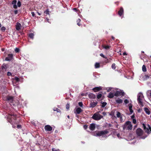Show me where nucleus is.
<instances>
[{"mask_svg":"<svg viewBox=\"0 0 151 151\" xmlns=\"http://www.w3.org/2000/svg\"><path fill=\"white\" fill-rule=\"evenodd\" d=\"M147 126L148 127H146L145 124H143L144 129L145 130V132L148 134H150L151 132V127L149 124H148Z\"/></svg>","mask_w":151,"mask_h":151,"instance_id":"6","label":"nucleus"},{"mask_svg":"<svg viewBox=\"0 0 151 151\" xmlns=\"http://www.w3.org/2000/svg\"><path fill=\"white\" fill-rule=\"evenodd\" d=\"M121 114L120 112H117V113L116 114V116L118 118H119V117H121Z\"/></svg>","mask_w":151,"mask_h":151,"instance_id":"31","label":"nucleus"},{"mask_svg":"<svg viewBox=\"0 0 151 151\" xmlns=\"http://www.w3.org/2000/svg\"><path fill=\"white\" fill-rule=\"evenodd\" d=\"M20 51V50L19 48H16L15 49V51L16 53H18Z\"/></svg>","mask_w":151,"mask_h":151,"instance_id":"33","label":"nucleus"},{"mask_svg":"<svg viewBox=\"0 0 151 151\" xmlns=\"http://www.w3.org/2000/svg\"><path fill=\"white\" fill-rule=\"evenodd\" d=\"M44 13L46 14H49V12L48 9H47L45 11Z\"/></svg>","mask_w":151,"mask_h":151,"instance_id":"34","label":"nucleus"},{"mask_svg":"<svg viewBox=\"0 0 151 151\" xmlns=\"http://www.w3.org/2000/svg\"><path fill=\"white\" fill-rule=\"evenodd\" d=\"M124 102L125 104H127L129 102V101L127 99H125L124 100Z\"/></svg>","mask_w":151,"mask_h":151,"instance_id":"43","label":"nucleus"},{"mask_svg":"<svg viewBox=\"0 0 151 151\" xmlns=\"http://www.w3.org/2000/svg\"><path fill=\"white\" fill-rule=\"evenodd\" d=\"M73 10H75V11H76L77 10V9L76 8H75L73 9Z\"/></svg>","mask_w":151,"mask_h":151,"instance_id":"62","label":"nucleus"},{"mask_svg":"<svg viewBox=\"0 0 151 151\" xmlns=\"http://www.w3.org/2000/svg\"><path fill=\"white\" fill-rule=\"evenodd\" d=\"M143 94L141 93H139L138 94L137 97V101L138 103L141 105L143 106V103L142 101V99L143 98Z\"/></svg>","mask_w":151,"mask_h":151,"instance_id":"7","label":"nucleus"},{"mask_svg":"<svg viewBox=\"0 0 151 151\" xmlns=\"http://www.w3.org/2000/svg\"><path fill=\"white\" fill-rule=\"evenodd\" d=\"M78 104L81 107H82L83 105V104L82 102H79Z\"/></svg>","mask_w":151,"mask_h":151,"instance_id":"36","label":"nucleus"},{"mask_svg":"<svg viewBox=\"0 0 151 151\" xmlns=\"http://www.w3.org/2000/svg\"><path fill=\"white\" fill-rule=\"evenodd\" d=\"M102 94L101 93H99L97 96V100H99L102 97Z\"/></svg>","mask_w":151,"mask_h":151,"instance_id":"27","label":"nucleus"},{"mask_svg":"<svg viewBox=\"0 0 151 151\" xmlns=\"http://www.w3.org/2000/svg\"><path fill=\"white\" fill-rule=\"evenodd\" d=\"M102 89V88L101 87H95L93 88L92 90L94 92H98L101 90Z\"/></svg>","mask_w":151,"mask_h":151,"instance_id":"13","label":"nucleus"},{"mask_svg":"<svg viewBox=\"0 0 151 151\" xmlns=\"http://www.w3.org/2000/svg\"><path fill=\"white\" fill-rule=\"evenodd\" d=\"M77 24L79 26H81V24L80 23V22H78L77 23Z\"/></svg>","mask_w":151,"mask_h":151,"instance_id":"54","label":"nucleus"},{"mask_svg":"<svg viewBox=\"0 0 151 151\" xmlns=\"http://www.w3.org/2000/svg\"><path fill=\"white\" fill-rule=\"evenodd\" d=\"M100 63H96L95 64V68H98L100 67Z\"/></svg>","mask_w":151,"mask_h":151,"instance_id":"25","label":"nucleus"},{"mask_svg":"<svg viewBox=\"0 0 151 151\" xmlns=\"http://www.w3.org/2000/svg\"><path fill=\"white\" fill-rule=\"evenodd\" d=\"M124 94L125 93L123 91L120 90L116 91L114 94V96L118 97L119 96H124Z\"/></svg>","mask_w":151,"mask_h":151,"instance_id":"8","label":"nucleus"},{"mask_svg":"<svg viewBox=\"0 0 151 151\" xmlns=\"http://www.w3.org/2000/svg\"><path fill=\"white\" fill-rule=\"evenodd\" d=\"M102 114L104 115L105 116L106 115V113L105 112H104L102 113Z\"/></svg>","mask_w":151,"mask_h":151,"instance_id":"55","label":"nucleus"},{"mask_svg":"<svg viewBox=\"0 0 151 151\" xmlns=\"http://www.w3.org/2000/svg\"><path fill=\"white\" fill-rule=\"evenodd\" d=\"M124 11L123 8L122 7H120L119 10L118 11V15L121 17L123 14Z\"/></svg>","mask_w":151,"mask_h":151,"instance_id":"11","label":"nucleus"},{"mask_svg":"<svg viewBox=\"0 0 151 151\" xmlns=\"http://www.w3.org/2000/svg\"><path fill=\"white\" fill-rule=\"evenodd\" d=\"M13 58V55L12 54H9L8 56L5 58V60L7 61H10L12 60Z\"/></svg>","mask_w":151,"mask_h":151,"instance_id":"10","label":"nucleus"},{"mask_svg":"<svg viewBox=\"0 0 151 151\" xmlns=\"http://www.w3.org/2000/svg\"><path fill=\"white\" fill-rule=\"evenodd\" d=\"M37 13L38 14V15H41V14H40V13H39V12H37Z\"/></svg>","mask_w":151,"mask_h":151,"instance_id":"64","label":"nucleus"},{"mask_svg":"<svg viewBox=\"0 0 151 151\" xmlns=\"http://www.w3.org/2000/svg\"><path fill=\"white\" fill-rule=\"evenodd\" d=\"M108 126L109 127H111L112 126V125L110 124H109Z\"/></svg>","mask_w":151,"mask_h":151,"instance_id":"60","label":"nucleus"},{"mask_svg":"<svg viewBox=\"0 0 151 151\" xmlns=\"http://www.w3.org/2000/svg\"><path fill=\"white\" fill-rule=\"evenodd\" d=\"M17 129H21L22 128V126L21 125L18 124L17 125Z\"/></svg>","mask_w":151,"mask_h":151,"instance_id":"41","label":"nucleus"},{"mask_svg":"<svg viewBox=\"0 0 151 151\" xmlns=\"http://www.w3.org/2000/svg\"><path fill=\"white\" fill-rule=\"evenodd\" d=\"M14 98L12 96H8L6 97V98H4V99L5 101H8L11 104L13 103Z\"/></svg>","mask_w":151,"mask_h":151,"instance_id":"5","label":"nucleus"},{"mask_svg":"<svg viewBox=\"0 0 151 151\" xmlns=\"http://www.w3.org/2000/svg\"><path fill=\"white\" fill-rule=\"evenodd\" d=\"M109 132L107 130L104 131H98L96 132V134L95 135L96 136L100 137L107 134Z\"/></svg>","mask_w":151,"mask_h":151,"instance_id":"4","label":"nucleus"},{"mask_svg":"<svg viewBox=\"0 0 151 151\" xmlns=\"http://www.w3.org/2000/svg\"><path fill=\"white\" fill-rule=\"evenodd\" d=\"M145 76L146 78H149V76L147 75H145Z\"/></svg>","mask_w":151,"mask_h":151,"instance_id":"59","label":"nucleus"},{"mask_svg":"<svg viewBox=\"0 0 151 151\" xmlns=\"http://www.w3.org/2000/svg\"><path fill=\"white\" fill-rule=\"evenodd\" d=\"M111 67L113 69H115L116 67L115 64V63L113 64L111 66Z\"/></svg>","mask_w":151,"mask_h":151,"instance_id":"35","label":"nucleus"},{"mask_svg":"<svg viewBox=\"0 0 151 151\" xmlns=\"http://www.w3.org/2000/svg\"><path fill=\"white\" fill-rule=\"evenodd\" d=\"M132 104H129V109L130 112L131 114H132L133 112V111L132 109Z\"/></svg>","mask_w":151,"mask_h":151,"instance_id":"24","label":"nucleus"},{"mask_svg":"<svg viewBox=\"0 0 151 151\" xmlns=\"http://www.w3.org/2000/svg\"><path fill=\"white\" fill-rule=\"evenodd\" d=\"M97 102H91L90 104V107L94 108L97 105Z\"/></svg>","mask_w":151,"mask_h":151,"instance_id":"19","label":"nucleus"},{"mask_svg":"<svg viewBox=\"0 0 151 151\" xmlns=\"http://www.w3.org/2000/svg\"><path fill=\"white\" fill-rule=\"evenodd\" d=\"M15 79L17 81H19V78L17 77H15Z\"/></svg>","mask_w":151,"mask_h":151,"instance_id":"45","label":"nucleus"},{"mask_svg":"<svg viewBox=\"0 0 151 151\" xmlns=\"http://www.w3.org/2000/svg\"><path fill=\"white\" fill-rule=\"evenodd\" d=\"M54 110L58 112H59L60 111V110L57 108H55V109H54Z\"/></svg>","mask_w":151,"mask_h":151,"instance_id":"39","label":"nucleus"},{"mask_svg":"<svg viewBox=\"0 0 151 151\" xmlns=\"http://www.w3.org/2000/svg\"><path fill=\"white\" fill-rule=\"evenodd\" d=\"M96 128L95 124L94 123H92L90 124L89 128L91 131L94 130Z\"/></svg>","mask_w":151,"mask_h":151,"instance_id":"14","label":"nucleus"},{"mask_svg":"<svg viewBox=\"0 0 151 151\" xmlns=\"http://www.w3.org/2000/svg\"><path fill=\"white\" fill-rule=\"evenodd\" d=\"M52 151H60L59 149H56L55 148H52Z\"/></svg>","mask_w":151,"mask_h":151,"instance_id":"38","label":"nucleus"},{"mask_svg":"<svg viewBox=\"0 0 151 151\" xmlns=\"http://www.w3.org/2000/svg\"><path fill=\"white\" fill-rule=\"evenodd\" d=\"M103 118L102 116L97 113H94L91 117V118L97 121Z\"/></svg>","mask_w":151,"mask_h":151,"instance_id":"3","label":"nucleus"},{"mask_svg":"<svg viewBox=\"0 0 151 151\" xmlns=\"http://www.w3.org/2000/svg\"><path fill=\"white\" fill-rule=\"evenodd\" d=\"M31 14H32V15L33 17H34L35 16V14L34 12H31Z\"/></svg>","mask_w":151,"mask_h":151,"instance_id":"49","label":"nucleus"},{"mask_svg":"<svg viewBox=\"0 0 151 151\" xmlns=\"http://www.w3.org/2000/svg\"><path fill=\"white\" fill-rule=\"evenodd\" d=\"M123 55H127V53H126V52H124V53H123Z\"/></svg>","mask_w":151,"mask_h":151,"instance_id":"58","label":"nucleus"},{"mask_svg":"<svg viewBox=\"0 0 151 151\" xmlns=\"http://www.w3.org/2000/svg\"><path fill=\"white\" fill-rule=\"evenodd\" d=\"M17 6L18 7H20L21 5V3L20 1H18L17 3Z\"/></svg>","mask_w":151,"mask_h":151,"instance_id":"32","label":"nucleus"},{"mask_svg":"<svg viewBox=\"0 0 151 151\" xmlns=\"http://www.w3.org/2000/svg\"><path fill=\"white\" fill-rule=\"evenodd\" d=\"M81 21V20L80 19H78L77 21V23H78V22H80V21Z\"/></svg>","mask_w":151,"mask_h":151,"instance_id":"51","label":"nucleus"},{"mask_svg":"<svg viewBox=\"0 0 151 151\" xmlns=\"http://www.w3.org/2000/svg\"><path fill=\"white\" fill-rule=\"evenodd\" d=\"M111 38L113 40H114V39H115V37H114L113 36H112L111 37Z\"/></svg>","mask_w":151,"mask_h":151,"instance_id":"63","label":"nucleus"},{"mask_svg":"<svg viewBox=\"0 0 151 151\" xmlns=\"http://www.w3.org/2000/svg\"><path fill=\"white\" fill-rule=\"evenodd\" d=\"M144 110L147 114L148 115L150 114V111L147 108L145 107L144 108Z\"/></svg>","mask_w":151,"mask_h":151,"instance_id":"23","label":"nucleus"},{"mask_svg":"<svg viewBox=\"0 0 151 151\" xmlns=\"http://www.w3.org/2000/svg\"><path fill=\"white\" fill-rule=\"evenodd\" d=\"M135 117L134 115H133L131 116V118L132 119H134L133 118H134Z\"/></svg>","mask_w":151,"mask_h":151,"instance_id":"57","label":"nucleus"},{"mask_svg":"<svg viewBox=\"0 0 151 151\" xmlns=\"http://www.w3.org/2000/svg\"><path fill=\"white\" fill-rule=\"evenodd\" d=\"M102 47L103 48L106 49V50L109 49L110 47V46H109L108 45H103Z\"/></svg>","mask_w":151,"mask_h":151,"instance_id":"26","label":"nucleus"},{"mask_svg":"<svg viewBox=\"0 0 151 151\" xmlns=\"http://www.w3.org/2000/svg\"><path fill=\"white\" fill-rule=\"evenodd\" d=\"M119 118H120V121L121 122H122L123 121V119L122 118V117L121 116V117H119Z\"/></svg>","mask_w":151,"mask_h":151,"instance_id":"50","label":"nucleus"},{"mask_svg":"<svg viewBox=\"0 0 151 151\" xmlns=\"http://www.w3.org/2000/svg\"><path fill=\"white\" fill-rule=\"evenodd\" d=\"M101 103L102 104L101 107L103 108L107 104V103L106 102H101Z\"/></svg>","mask_w":151,"mask_h":151,"instance_id":"30","label":"nucleus"},{"mask_svg":"<svg viewBox=\"0 0 151 151\" xmlns=\"http://www.w3.org/2000/svg\"><path fill=\"white\" fill-rule=\"evenodd\" d=\"M132 122L134 124H136V120L135 119H132Z\"/></svg>","mask_w":151,"mask_h":151,"instance_id":"42","label":"nucleus"},{"mask_svg":"<svg viewBox=\"0 0 151 151\" xmlns=\"http://www.w3.org/2000/svg\"><path fill=\"white\" fill-rule=\"evenodd\" d=\"M116 103L118 104H122L123 102V101L122 99H119V98L118 99L116 100Z\"/></svg>","mask_w":151,"mask_h":151,"instance_id":"22","label":"nucleus"},{"mask_svg":"<svg viewBox=\"0 0 151 151\" xmlns=\"http://www.w3.org/2000/svg\"><path fill=\"white\" fill-rule=\"evenodd\" d=\"M123 130H131L132 129V126L130 121H127L123 126Z\"/></svg>","mask_w":151,"mask_h":151,"instance_id":"2","label":"nucleus"},{"mask_svg":"<svg viewBox=\"0 0 151 151\" xmlns=\"http://www.w3.org/2000/svg\"><path fill=\"white\" fill-rule=\"evenodd\" d=\"M105 62H106V63H108L109 62V61H108V59H107L106 61H105Z\"/></svg>","mask_w":151,"mask_h":151,"instance_id":"61","label":"nucleus"},{"mask_svg":"<svg viewBox=\"0 0 151 151\" xmlns=\"http://www.w3.org/2000/svg\"><path fill=\"white\" fill-rule=\"evenodd\" d=\"M1 29L2 31H4L6 30V28L4 27H2L1 28Z\"/></svg>","mask_w":151,"mask_h":151,"instance_id":"44","label":"nucleus"},{"mask_svg":"<svg viewBox=\"0 0 151 151\" xmlns=\"http://www.w3.org/2000/svg\"><path fill=\"white\" fill-rule=\"evenodd\" d=\"M66 107L67 109H69L70 108V104H67L66 105Z\"/></svg>","mask_w":151,"mask_h":151,"instance_id":"37","label":"nucleus"},{"mask_svg":"<svg viewBox=\"0 0 151 151\" xmlns=\"http://www.w3.org/2000/svg\"><path fill=\"white\" fill-rule=\"evenodd\" d=\"M34 35L33 34L31 33H30L29 35V37L32 39H33L34 38Z\"/></svg>","mask_w":151,"mask_h":151,"instance_id":"29","label":"nucleus"},{"mask_svg":"<svg viewBox=\"0 0 151 151\" xmlns=\"http://www.w3.org/2000/svg\"><path fill=\"white\" fill-rule=\"evenodd\" d=\"M17 1L16 0H13L12 3V4L13 5V8L15 9H17V6L16 5Z\"/></svg>","mask_w":151,"mask_h":151,"instance_id":"16","label":"nucleus"},{"mask_svg":"<svg viewBox=\"0 0 151 151\" xmlns=\"http://www.w3.org/2000/svg\"><path fill=\"white\" fill-rule=\"evenodd\" d=\"M136 133L137 136H140L142 135L143 132L141 129L139 128L137 129Z\"/></svg>","mask_w":151,"mask_h":151,"instance_id":"9","label":"nucleus"},{"mask_svg":"<svg viewBox=\"0 0 151 151\" xmlns=\"http://www.w3.org/2000/svg\"><path fill=\"white\" fill-rule=\"evenodd\" d=\"M90 99H95L96 98V96L92 93H90L88 95Z\"/></svg>","mask_w":151,"mask_h":151,"instance_id":"18","label":"nucleus"},{"mask_svg":"<svg viewBox=\"0 0 151 151\" xmlns=\"http://www.w3.org/2000/svg\"><path fill=\"white\" fill-rule=\"evenodd\" d=\"M148 92L150 94V97H151V90L149 91Z\"/></svg>","mask_w":151,"mask_h":151,"instance_id":"53","label":"nucleus"},{"mask_svg":"<svg viewBox=\"0 0 151 151\" xmlns=\"http://www.w3.org/2000/svg\"><path fill=\"white\" fill-rule=\"evenodd\" d=\"M111 88H109L108 89L107 91V92H109V91L111 90Z\"/></svg>","mask_w":151,"mask_h":151,"instance_id":"52","label":"nucleus"},{"mask_svg":"<svg viewBox=\"0 0 151 151\" xmlns=\"http://www.w3.org/2000/svg\"><path fill=\"white\" fill-rule=\"evenodd\" d=\"M114 96H115L114 94V93L111 92H110L109 93L108 95L107 96V97L111 99L113 98Z\"/></svg>","mask_w":151,"mask_h":151,"instance_id":"21","label":"nucleus"},{"mask_svg":"<svg viewBox=\"0 0 151 151\" xmlns=\"http://www.w3.org/2000/svg\"><path fill=\"white\" fill-rule=\"evenodd\" d=\"M88 128V126L87 125H84L83 126V128L85 129H86Z\"/></svg>","mask_w":151,"mask_h":151,"instance_id":"47","label":"nucleus"},{"mask_svg":"<svg viewBox=\"0 0 151 151\" xmlns=\"http://www.w3.org/2000/svg\"><path fill=\"white\" fill-rule=\"evenodd\" d=\"M16 115L13 113H10L8 114L7 118L8 121L12 125L13 128H15V124H19V120H17V118L16 117Z\"/></svg>","mask_w":151,"mask_h":151,"instance_id":"1","label":"nucleus"},{"mask_svg":"<svg viewBox=\"0 0 151 151\" xmlns=\"http://www.w3.org/2000/svg\"><path fill=\"white\" fill-rule=\"evenodd\" d=\"M8 64L4 63L1 66V70H3L4 69L6 70L8 68Z\"/></svg>","mask_w":151,"mask_h":151,"instance_id":"17","label":"nucleus"},{"mask_svg":"<svg viewBox=\"0 0 151 151\" xmlns=\"http://www.w3.org/2000/svg\"><path fill=\"white\" fill-rule=\"evenodd\" d=\"M45 20H46V21H47L48 22H49V19L48 18H46V19H45Z\"/></svg>","mask_w":151,"mask_h":151,"instance_id":"56","label":"nucleus"},{"mask_svg":"<svg viewBox=\"0 0 151 151\" xmlns=\"http://www.w3.org/2000/svg\"><path fill=\"white\" fill-rule=\"evenodd\" d=\"M100 55L103 58L107 59V58L106 57V56L104 55L102 53H101L100 54Z\"/></svg>","mask_w":151,"mask_h":151,"instance_id":"40","label":"nucleus"},{"mask_svg":"<svg viewBox=\"0 0 151 151\" xmlns=\"http://www.w3.org/2000/svg\"><path fill=\"white\" fill-rule=\"evenodd\" d=\"M45 129L46 131H50L52 130V127L50 125H47L45 126Z\"/></svg>","mask_w":151,"mask_h":151,"instance_id":"12","label":"nucleus"},{"mask_svg":"<svg viewBox=\"0 0 151 151\" xmlns=\"http://www.w3.org/2000/svg\"><path fill=\"white\" fill-rule=\"evenodd\" d=\"M142 70L144 72H145L146 71L147 69H146V66H145V65H143L142 66Z\"/></svg>","mask_w":151,"mask_h":151,"instance_id":"28","label":"nucleus"},{"mask_svg":"<svg viewBox=\"0 0 151 151\" xmlns=\"http://www.w3.org/2000/svg\"><path fill=\"white\" fill-rule=\"evenodd\" d=\"M14 13L15 14H16L18 13V10H15L14 11Z\"/></svg>","mask_w":151,"mask_h":151,"instance_id":"48","label":"nucleus"},{"mask_svg":"<svg viewBox=\"0 0 151 151\" xmlns=\"http://www.w3.org/2000/svg\"><path fill=\"white\" fill-rule=\"evenodd\" d=\"M7 75L8 76H12V73H11V72H8L7 73Z\"/></svg>","mask_w":151,"mask_h":151,"instance_id":"46","label":"nucleus"},{"mask_svg":"<svg viewBox=\"0 0 151 151\" xmlns=\"http://www.w3.org/2000/svg\"><path fill=\"white\" fill-rule=\"evenodd\" d=\"M83 111V110L81 108L79 107L78 108L76 109V113L78 114H79L82 112Z\"/></svg>","mask_w":151,"mask_h":151,"instance_id":"20","label":"nucleus"},{"mask_svg":"<svg viewBox=\"0 0 151 151\" xmlns=\"http://www.w3.org/2000/svg\"><path fill=\"white\" fill-rule=\"evenodd\" d=\"M21 25L20 23L17 22L16 25V29L17 30L19 31L21 29Z\"/></svg>","mask_w":151,"mask_h":151,"instance_id":"15","label":"nucleus"}]
</instances>
